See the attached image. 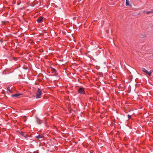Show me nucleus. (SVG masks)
I'll list each match as a JSON object with an SVG mask.
<instances>
[{"label": "nucleus", "mask_w": 153, "mask_h": 153, "mask_svg": "<svg viewBox=\"0 0 153 153\" xmlns=\"http://www.w3.org/2000/svg\"><path fill=\"white\" fill-rule=\"evenodd\" d=\"M42 94V91L40 88H38L37 89V92L36 93V98L38 99L40 98V96Z\"/></svg>", "instance_id": "1"}, {"label": "nucleus", "mask_w": 153, "mask_h": 153, "mask_svg": "<svg viewBox=\"0 0 153 153\" xmlns=\"http://www.w3.org/2000/svg\"><path fill=\"white\" fill-rule=\"evenodd\" d=\"M142 71L146 74H148L149 76H151L152 75V73L153 71L151 70L149 72L147 70H146L145 68H143L142 69Z\"/></svg>", "instance_id": "2"}, {"label": "nucleus", "mask_w": 153, "mask_h": 153, "mask_svg": "<svg viewBox=\"0 0 153 153\" xmlns=\"http://www.w3.org/2000/svg\"><path fill=\"white\" fill-rule=\"evenodd\" d=\"M84 89L82 87H81L79 88L78 90V92L79 93L82 94H85V93L84 91Z\"/></svg>", "instance_id": "3"}, {"label": "nucleus", "mask_w": 153, "mask_h": 153, "mask_svg": "<svg viewBox=\"0 0 153 153\" xmlns=\"http://www.w3.org/2000/svg\"><path fill=\"white\" fill-rule=\"evenodd\" d=\"M22 94L20 93H17L12 95V97L14 98H15L16 97H17L19 96L22 95Z\"/></svg>", "instance_id": "4"}, {"label": "nucleus", "mask_w": 153, "mask_h": 153, "mask_svg": "<svg viewBox=\"0 0 153 153\" xmlns=\"http://www.w3.org/2000/svg\"><path fill=\"white\" fill-rule=\"evenodd\" d=\"M43 20V17L42 16L39 17L37 20V21L38 23L41 22Z\"/></svg>", "instance_id": "5"}, {"label": "nucleus", "mask_w": 153, "mask_h": 153, "mask_svg": "<svg viewBox=\"0 0 153 153\" xmlns=\"http://www.w3.org/2000/svg\"><path fill=\"white\" fill-rule=\"evenodd\" d=\"M43 137V136L42 135H39L36 136V138L39 139H42Z\"/></svg>", "instance_id": "6"}, {"label": "nucleus", "mask_w": 153, "mask_h": 153, "mask_svg": "<svg viewBox=\"0 0 153 153\" xmlns=\"http://www.w3.org/2000/svg\"><path fill=\"white\" fill-rule=\"evenodd\" d=\"M20 134L22 136L25 137V138H26V134H25V133L24 132H23L22 131H21L20 132Z\"/></svg>", "instance_id": "7"}, {"label": "nucleus", "mask_w": 153, "mask_h": 153, "mask_svg": "<svg viewBox=\"0 0 153 153\" xmlns=\"http://www.w3.org/2000/svg\"><path fill=\"white\" fill-rule=\"evenodd\" d=\"M129 0H126V6H131V5L129 4Z\"/></svg>", "instance_id": "8"}, {"label": "nucleus", "mask_w": 153, "mask_h": 153, "mask_svg": "<svg viewBox=\"0 0 153 153\" xmlns=\"http://www.w3.org/2000/svg\"><path fill=\"white\" fill-rule=\"evenodd\" d=\"M146 13L147 14H148L149 13H153V10H152L150 11L146 12Z\"/></svg>", "instance_id": "9"}, {"label": "nucleus", "mask_w": 153, "mask_h": 153, "mask_svg": "<svg viewBox=\"0 0 153 153\" xmlns=\"http://www.w3.org/2000/svg\"><path fill=\"white\" fill-rule=\"evenodd\" d=\"M51 68V70L53 72H55L56 71V70L55 69H54L53 68Z\"/></svg>", "instance_id": "10"}, {"label": "nucleus", "mask_w": 153, "mask_h": 153, "mask_svg": "<svg viewBox=\"0 0 153 153\" xmlns=\"http://www.w3.org/2000/svg\"><path fill=\"white\" fill-rule=\"evenodd\" d=\"M7 88L10 92V93H12V90L11 89H10V88L9 87H8Z\"/></svg>", "instance_id": "11"}, {"label": "nucleus", "mask_w": 153, "mask_h": 153, "mask_svg": "<svg viewBox=\"0 0 153 153\" xmlns=\"http://www.w3.org/2000/svg\"><path fill=\"white\" fill-rule=\"evenodd\" d=\"M128 119H130L131 118V115L128 114Z\"/></svg>", "instance_id": "12"}, {"label": "nucleus", "mask_w": 153, "mask_h": 153, "mask_svg": "<svg viewBox=\"0 0 153 153\" xmlns=\"http://www.w3.org/2000/svg\"><path fill=\"white\" fill-rule=\"evenodd\" d=\"M38 123H39V124H41V122H39Z\"/></svg>", "instance_id": "13"}, {"label": "nucleus", "mask_w": 153, "mask_h": 153, "mask_svg": "<svg viewBox=\"0 0 153 153\" xmlns=\"http://www.w3.org/2000/svg\"><path fill=\"white\" fill-rule=\"evenodd\" d=\"M145 12H146V11H143V13H145Z\"/></svg>", "instance_id": "14"}]
</instances>
